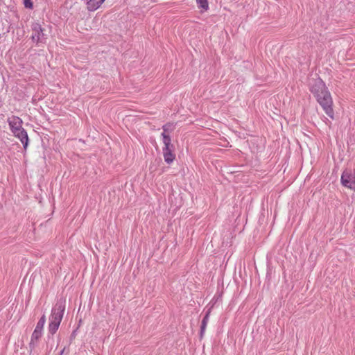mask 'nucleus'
<instances>
[{
    "mask_svg": "<svg viewBox=\"0 0 355 355\" xmlns=\"http://www.w3.org/2000/svg\"><path fill=\"white\" fill-rule=\"evenodd\" d=\"M310 91L316 98L323 110L331 119H334V112L332 108L333 101L330 92L328 91L324 83L320 78L313 80L310 84Z\"/></svg>",
    "mask_w": 355,
    "mask_h": 355,
    "instance_id": "1",
    "label": "nucleus"
},
{
    "mask_svg": "<svg viewBox=\"0 0 355 355\" xmlns=\"http://www.w3.org/2000/svg\"><path fill=\"white\" fill-rule=\"evenodd\" d=\"M163 156L166 163L171 164L175 159V154L173 153L174 146L171 143V138L170 136L163 135Z\"/></svg>",
    "mask_w": 355,
    "mask_h": 355,
    "instance_id": "2",
    "label": "nucleus"
},
{
    "mask_svg": "<svg viewBox=\"0 0 355 355\" xmlns=\"http://www.w3.org/2000/svg\"><path fill=\"white\" fill-rule=\"evenodd\" d=\"M65 310V300H59L55 305L53 307L51 310V314L49 317V321L59 323L60 322L63 318V314Z\"/></svg>",
    "mask_w": 355,
    "mask_h": 355,
    "instance_id": "3",
    "label": "nucleus"
},
{
    "mask_svg": "<svg viewBox=\"0 0 355 355\" xmlns=\"http://www.w3.org/2000/svg\"><path fill=\"white\" fill-rule=\"evenodd\" d=\"M32 36L31 39L37 44L45 43L46 42V35L44 33V29L42 28L39 23H33L31 25Z\"/></svg>",
    "mask_w": 355,
    "mask_h": 355,
    "instance_id": "4",
    "label": "nucleus"
},
{
    "mask_svg": "<svg viewBox=\"0 0 355 355\" xmlns=\"http://www.w3.org/2000/svg\"><path fill=\"white\" fill-rule=\"evenodd\" d=\"M340 181L344 187L355 190V169L344 171Z\"/></svg>",
    "mask_w": 355,
    "mask_h": 355,
    "instance_id": "5",
    "label": "nucleus"
},
{
    "mask_svg": "<svg viewBox=\"0 0 355 355\" xmlns=\"http://www.w3.org/2000/svg\"><path fill=\"white\" fill-rule=\"evenodd\" d=\"M7 122L12 134H16V132L24 129L22 127L23 121L19 116L12 115L8 118Z\"/></svg>",
    "mask_w": 355,
    "mask_h": 355,
    "instance_id": "6",
    "label": "nucleus"
},
{
    "mask_svg": "<svg viewBox=\"0 0 355 355\" xmlns=\"http://www.w3.org/2000/svg\"><path fill=\"white\" fill-rule=\"evenodd\" d=\"M13 135L21 141V144H23L24 150H26L29 139L27 132L25 130V129H22L19 132H16V134H13Z\"/></svg>",
    "mask_w": 355,
    "mask_h": 355,
    "instance_id": "7",
    "label": "nucleus"
},
{
    "mask_svg": "<svg viewBox=\"0 0 355 355\" xmlns=\"http://www.w3.org/2000/svg\"><path fill=\"white\" fill-rule=\"evenodd\" d=\"M42 335L36 332H33L31 339L29 343V349L31 353L38 345V340L41 338Z\"/></svg>",
    "mask_w": 355,
    "mask_h": 355,
    "instance_id": "8",
    "label": "nucleus"
},
{
    "mask_svg": "<svg viewBox=\"0 0 355 355\" xmlns=\"http://www.w3.org/2000/svg\"><path fill=\"white\" fill-rule=\"evenodd\" d=\"M210 313H211V308H209L207 310L205 315L204 316V318L202 320L201 326H200V335L201 338L203 336V335L205 334V329H206V327H207V323L209 321Z\"/></svg>",
    "mask_w": 355,
    "mask_h": 355,
    "instance_id": "9",
    "label": "nucleus"
},
{
    "mask_svg": "<svg viewBox=\"0 0 355 355\" xmlns=\"http://www.w3.org/2000/svg\"><path fill=\"white\" fill-rule=\"evenodd\" d=\"M105 0H89L87 3V9L89 11H94L97 10Z\"/></svg>",
    "mask_w": 355,
    "mask_h": 355,
    "instance_id": "10",
    "label": "nucleus"
},
{
    "mask_svg": "<svg viewBox=\"0 0 355 355\" xmlns=\"http://www.w3.org/2000/svg\"><path fill=\"white\" fill-rule=\"evenodd\" d=\"M46 322V317L43 315L37 323L34 332L42 335V329Z\"/></svg>",
    "mask_w": 355,
    "mask_h": 355,
    "instance_id": "11",
    "label": "nucleus"
},
{
    "mask_svg": "<svg viewBox=\"0 0 355 355\" xmlns=\"http://www.w3.org/2000/svg\"><path fill=\"white\" fill-rule=\"evenodd\" d=\"M198 8L201 9V12L207 11L209 9L208 0H196Z\"/></svg>",
    "mask_w": 355,
    "mask_h": 355,
    "instance_id": "12",
    "label": "nucleus"
},
{
    "mask_svg": "<svg viewBox=\"0 0 355 355\" xmlns=\"http://www.w3.org/2000/svg\"><path fill=\"white\" fill-rule=\"evenodd\" d=\"M60 326L59 323L50 321L49 324V331L51 334H54L58 329Z\"/></svg>",
    "mask_w": 355,
    "mask_h": 355,
    "instance_id": "13",
    "label": "nucleus"
},
{
    "mask_svg": "<svg viewBox=\"0 0 355 355\" xmlns=\"http://www.w3.org/2000/svg\"><path fill=\"white\" fill-rule=\"evenodd\" d=\"M171 127H172V125L170 123H166L162 126V129H163V132L162 133V137H163V135H165L166 136H170L168 135V132L173 130Z\"/></svg>",
    "mask_w": 355,
    "mask_h": 355,
    "instance_id": "14",
    "label": "nucleus"
},
{
    "mask_svg": "<svg viewBox=\"0 0 355 355\" xmlns=\"http://www.w3.org/2000/svg\"><path fill=\"white\" fill-rule=\"evenodd\" d=\"M24 7L26 8L32 9L33 4L31 0H23Z\"/></svg>",
    "mask_w": 355,
    "mask_h": 355,
    "instance_id": "15",
    "label": "nucleus"
},
{
    "mask_svg": "<svg viewBox=\"0 0 355 355\" xmlns=\"http://www.w3.org/2000/svg\"><path fill=\"white\" fill-rule=\"evenodd\" d=\"M64 349L65 348H64L62 350H61L58 355H62L64 353Z\"/></svg>",
    "mask_w": 355,
    "mask_h": 355,
    "instance_id": "16",
    "label": "nucleus"
}]
</instances>
